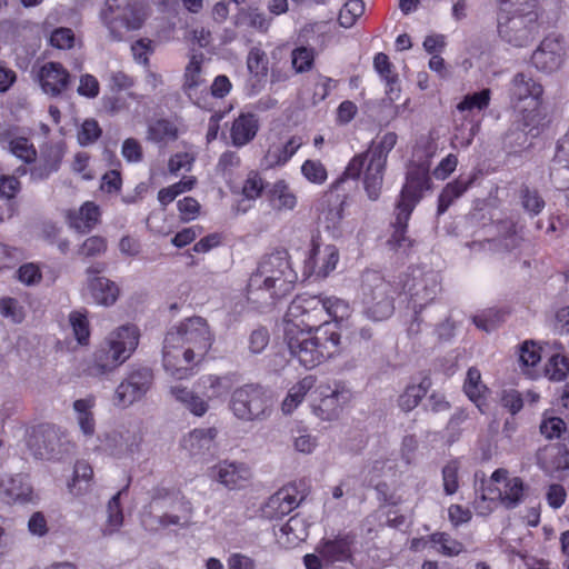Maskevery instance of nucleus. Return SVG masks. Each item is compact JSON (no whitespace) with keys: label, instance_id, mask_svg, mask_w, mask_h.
<instances>
[{"label":"nucleus","instance_id":"37","mask_svg":"<svg viewBox=\"0 0 569 569\" xmlns=\"http://www.w3.org/2000/svg\"><path fill=\"white\" fill-rule=\"evenodd\" d=\"M431 382L428 378H423L420 383L408 386L398 399V405L402 411H411L421 399L426 396Z\"/></svg>","mask_w":569,"mask_h":569},{"label":"nucleus","instance_id":"16","mask_svg":"<svg viewBox=\"0 0 569 569\" xmlns=\"http://www.w3.org/2000/svg\"><path fill=\"white\" fill-rule=\"evenodd\" d=\"M542 87L525 73H517L510 88L511 101L520 111L535 110L542 94Z\"/></svg>","mask_w":569,"mask_h":569},{"label":"nucleus","instance_id":"4","mask_svg":"<svg viewBox=\"0 0 569 569\" xmlns=\"http://www.w3.org/2000/svg\"><path fill=\"white\" fill-rule=\"evenodd\" d=\"M139 343V331L133 325H124L109 333L104 342L94 352L92 363L88 367L90 376L111 372L123 363Z\"/></svg>","mask_w":569,"mask_h":569},{"label":"nucleus","instance_id":"58","mask_svg":"<svg viewBox=\"0 0 569 569\" xmlns=\"http://www.w3.org/2000/svg\"><path fill=\"white\" fill-rule=\"evenodd\" d=\"M522 207L529 213L536 216L545 208V200L537 190L525 187L521 189Z\"/></svg>","mask_w":569,"mask_h":569},{"label":"nucleus","instance_id":"47","mask_svg":"<svg viewBox=\"0 0 569 569\" xmlns=\"http://www.w3.org/2000/svg\"><path fill=\"white\" fill-rule=\"evenodd\" d=\"M402 210L403 208L396 207V221L393 223L395 230L388 240V244L393 250L410 246L409 239L406 237V230L411 214H400L402 213Z\"/></svg>","mask_w":569,"mask_h":569},{"label":"nucleus","instance_id":"23","mask_svg":"<svg viewBox=\"0 0 569 569\" xmlns=\"http://www.w3.org/2000/svg\"><path fill=\"white\" fill-rule=\"evenodd\" d=\"M259 130L258 118L253 113H241L232 122L230 129L231 142L241 148L254 139Z\"/></svg>","mask_w":569,"mask_h":569},{"label":"nucleus","instance_id":"45","mask_svg":"<svg viewBox=\"0 0 569 569\" xmlns=\"http://www.w3.org/2000/svg\"><path fill=\"white\" fill-rule=\"evenodd\" d=\"M93 403L92 398L78 399L73 402V409L78 415V423L86 436H92L94 432V419L91 412Z\"/></svg>","mask_w":569,"mask_h":569},{"label":"nucleus","instance_id":"9","mask_svg":"<svg viewBox=\"0 0 569 569\" xmlns=\"http://www.w3.org/2000/svg\"><path fill=\"white\" fill-rule=\"evenodd\" d=\"M27 447L37 459H57L69 450L64 432L57 426L41 423L27 430Z\"/></svg>","mask_w":569,"mask_h":569},{"label":"nucleus","instance_id":"24","mask_svg":"<svg viewBox=\"0 0 569 569\" xmlns=\"http://www.w3.org/2000/svg\"><path fill=\"white\" fill-rule=\"evenodd\" d=\"M100 209L91 201L84 202L79 210L68 213V220L71 228L81 233L92 230L99 222Z\"/></svg>","mask_w":569,"mask_h":569},{"label":"nucleus","instance_id":"7","mask_svg":"<svg viewBox=\"0 0 569 569\" xmlns=\"http://www.w3.org/2000/svg\"><path fill=\"white\" fill-rule=\"evenodd\" d=\"M101 19L112 40L120 41L130 31L139 30L149 16L148 4L142 0H107Z\"/></svg>","mask_w":569,"mask_h":569},{"label":"nucleus","instance_id":"42","mask_svg":"<svg viewBox=\"0 0 569 569\" xmlns=\"http://www.w3.org/2000/svg\"><path fill=\"white\" fill-rule=\"evenodd\" d=\"M122 491H118L111 497L107 506V525L102 529L103 536H111L117 532L123 525V513L120 506V496Z\"/></svg>","mask_w":569,"mask_h":569},{"label":"nucleus","instance_id":"27","mask_svg":"<svg viewBox=\"0 0 569 569\" xmlns=\"http://www.w3.org/2000/svg\"><path fill=\"white\" fill-rule=\"evenodd\" d=\"M257 288L253 287V273L251 274L247 286L248 301L256 305L258 308L269 307L274 305L276 300L284 297L289 292L279 291L273 288L270 282L262 281Z\"/></svg>","mask_w":569,"mask_h":569},{"label":"nucleus","instance_id":"52","mask_svg":"<svg viewBox=\"0 0 569 569\" xmlns=\"http://www.w3.org/2000/svg\"><path fill=\"white\" fill-rule=\"evenodd\" d=\"M315 51L312 48L299 47L291 53L292 67L298 73L309 71L313 66Z\"/></svg>","mask_w":569,"mask_h":569},{"label":"nucleus","instance_id":"21","mask_svg":"<svg viewBox=\"0 0 569 569\" xmlns=\"http://www.w3.org/2000/svg\"><path fill=\"white\" fill-rule=\"evenodd\" d=\"M550 178L559 189L569 186V131L558 141L550 167Z\"/></svg>","mask_w":569,"mask_h":569},{"label":"nucleus","instance_id":"22","mask_svg":"<svg viewBox=\"0 0 569 569\" xmlns=\"http://www.w3.org/2000/svg\"><path fill=\"white\" fill-rule=\"evenodd\" d=\"M218 435L216 428H201L192 430L182 440V448L192 457H203L214 447V439Z\"/></svg>","mask_w":569,"mask_h":569},{"label":"nucleus","instance_id":"31","mask_svg":"<svg viewBox=\"0 0 569 569\" xmlns=\"http://www.w3.org/2000/svg\"><path fill=\"white\" fill-rule=\"evenodd\" d=\"M177 503L184 507L186 510H190L189 502H184L183 498L180 497L178 492L166 488H154L151 493L149 507L151 512H161L174 509Z\"/></svg>","mask_w":569,"mask_h":569},{"label":"nucleus","instance_id":"56","mask_svg":"<svg viewBox=\"0 0 569 569\" xmlns=\"http://www.w3.org/2000/svg\"><path fill=\"white\" fill-rule=\"evenodd\" d=\"M430 540L435 545H439V551L448 557L457 556L462 552L463 547L457 540L450 538L449 535L445 532H436L430 536Z\"/></svg>","mask_w":569,"mask_h":569},{"label":"nucleus","instance_id":"53","mask_svg":"<svg viewBox=\"0 0 569 569\" xmlns=\"http://www.w3.org/2000/svg\"><path fill=\"white\" fill-rule=\"evenodd\" d=\"M194 183V178L183 179L168 188L161 189L158 193V199L166 206L172 202L180 193L191 190Z\"/></svg>","mask_w":569,"mask_h":569},{"label":"nucleus","instance_id":"17","mask_svg":"<svg viewBox=\"0 0 569 569\" xmlns=\"http://www.w3.org/2000/svg\"><path fill=\"white\" fill-rule=\"evenodd\" d=\"M566 50L558 38L547 37L531 56L532 64L540 71L553 72L560 68Z\"/></svg>","mask_w":569,"mask_h":569},{"label":"nucleus","instance_id":"14","mask_svg":"<svg viewBox=\"0 0 569 569\" xmlns=\"http://www.w3.org/2000/svg\"><path fill=\"white\" fill-rule=\"evenodd\" d=\"M186 347L180 342L168 343V333L166 335L162 348V362L167 373L173 379L183 380L192 376V369L201 361L186 358Z\"/></svg>","mask_w":569,"mask_h":569},{"label":"nucleus","instance_id":"15","mask_svg":"<svg viewBox=\"0 0 569 569\" xmlns=\"http://www.w3.org/2000/svg\"><path fill=\"white\" fill-rule=\"evenodd\" d=\"M36 495L29 479L23 473L4 475L0 479V500L7 505L36 502Z\"/></svg>","mask_w":569,"mask_h":569},{"label":"nucleus","instance_id":"33","mask_svg":"<svg viewBox=\"0 0 569 569\" xmlns=\"http://www.w3.org/2000/svg\"><path fill=\"white\" fill-rule=\"evenodd\" d=\"M0 142L3 147L8 148L13 156L23 160L26 163H30L36 160L37 151L34 147L29 143L27 138H11L9 131H3L0 132Z\"/></svg>","mask_w":569,"mask_h":569},{"label":"nucleus","instance_id":"1","mask_svg":"<svg viewBox=\"0 0 569 569\" xmlns=\"http://www.w3.org/2000/svg\"><path fill=\"white\" fill-rule=\"evenodd\" d=\"M497 3L499 37L516 48L531 44L541 27L539 0H497Z\"/></svg>","mask_w":569,"mask_h":569},{"label":"nucleus","instance_id":"49","mask_svg":"<svg viewBox=\"0 0 569 569\" xmlns=\"http://www.w3.org/2000/svg\"><path fill=\"white\" fill-rule=\"evenodd\" d=\"M363 12L365 2L362 0H347L339 12V23L345 28H350Z\"/></svg>","mask_w":569,"mask_h":569},{"label":"nucleus","instance_id":"39","mask_svg":"<svg viewBox=\"0 0 569 569\" xmlns=\"http://www.w3.org/2000/svg\"><path fill=\"white\" fill-rule=\"evenodd\" d=\"M270 202L278 211L292 210L297 204V198L284 181H278L270 190Z\"/></svg>","mask_w":569,"mask_h":569},{"label":"nucleus","instance_id":"62","mask_svg":"<svg viewBox=\"0 0 569 569\" xmlns=\"http://www.w3.org/2000/svg\"><path fill=\"white\" fill-rule=\"evenodd\" d=\"M50 43L57 49H71L74 44V33L70 28H57L50 36Z\"/></svg>","mask_w":569,"mask_h":569},{"label":"nucleus","instance_id":"19","mask_svg":"<svg viewBox=\"0 0 569 569\" xmlns=\"http://www.w3.org/2000/svg\"><path fill=\"white\" fill-rule=\"evenodd\" d=\"M41 89L51 97L60 96L69 86L70 73L59 62L44 63L38 73Z\"/></svg>","mask_w":569,"mask_h":569},{"label":"nucleus","instance_id":"28","mask_svg":"<svg viewBox=\"0 0 569 569\" xmlns=\"http://www.w3.org/2000/svg\"><path fill=\"white\" fill-rule=\"evenodd\" d=\"M439 289V282L435 276L425 277L419 282L415 283L412 292L410 293L415 312H421V310L436 298Z\"/></svg>","mask_w":569,"mask_h":569},{"label":"nucleus","instance_id":"12","mask_svg":"<svg viewBox=\"0 0 569 569\" xmlns=\"http://www.w3.org/2000/svg\"><path fill=\"white\" fill-rule=\"evenodd\" d=\"M153 372L150 368L132 369L114 391L113 403L127 408L142 399L153 385Z\"/></svg>","mask_w":569,"mask_h":569},{"label":"nucleus","instance_id":"8","mask_svg":"<svg viewBox=\"0 0 569 569\" xmlns=\"http://www.w3.org/2000/svg\"><path fill=\"white\" fill-rule=\"evenodd\" d=\"M168 343L180 342L186 347V358L202 361L213 342V335L202 317H190L168 332Z\"/></svg>","mask_w":569,"mask_h":569},{"label":"nucleus","instance_id":"34","mask_svg":"<svg viewBox=\"0 0 569 569\" xmlns=\"http://www.w3.org/2000/svg\"><path fill=\"white\" fill-rule=\"evenodd\" d=\"M303 144V140L299 136L290 137L282 146H272L268 149L266 160L269 166L284 164Z\"/></svg>","mask_w":569,"mask_h":569},{"label":"nucleus","instance_id":"3","mask_svg":"<svg viewBox=\"0 0 569 569\" xmlns=\"http://www.w3.org/2000/svg\"><path fill=\"white\" fill-rule=\"evenodd\" d=\"M397 143V134L387 132L373 140L368 150L355 156L348 163L343 176L358 179L363 173V188L368 198L378 200L383 186V176L389 152Z\"/></svg>","mask_w":569,"mask_h":569},{"label":"nucleus","instance_id":"41","mask_svg":"<svg viewBox=\"0 0 569 569\" xmlns=\"http://www.w3.org/2000/svg\"><path fill=\"white\" fill-rule=\"evenodd\" d=\"M203 61V54H193L190 58L189 63L184 69L183 74V91L188 94H191L193 90H196L202 82L201 78V64Z\"/></svg>","mask_w":569,"mask_h":569},{"label":"nucleus","instance_id":"10","mask_svg":"<svg viewBox=\"0 0 569 569\" xmlns=\"http://www.w3.org/2000/svg\"><path fill=\"white\" fill-rule=\"evenodd\" d=\"M297 279L295 271L291 269L286 252H274L259 263L256 272H253V287L257 288L262 281H268L279 291L290 292Z\"/></svg>","mask_w":569,"mask_h":569},{"label":"nucleus","instance_id":"36","mask_svg":"<svg viewBox=\"0 0 569 569\" xmlns=\"http://www.w3.org/2000/svg\"><path fill=\"white\" fill-rule=\"evenodd\" d=\"M466 395L476 403L481 413L487 412V403L483 400V392L487 387L481 382V375L477 368H470L463 386Z\"/></svg>","mask_w":569,"mask_h":569},{"label":"nucleus","instance_id":"50","mask_svg":"<svg viewBox=\"0 0 569 569\" xmlns=\"http://www.w3.org/2000/svg\"><path fill=\"white\" fill-rule=\"evenodd\" d=\"M546 376L553 381H562L569 371V359L560 353L551 356L546 365Z\"/></svg>","mask_w":569,"mask_h":569},{"label":"nucleus","instance_id":"60","mask_svg":"<svg viewBox=\"0 0 569 569\" xmlns=\"http://www.w3.org/2000/svg\"><path fill=\"white\" fill-rule=\"evenodd\" d=\"M101 129L94 119H87L78 132V141L81 146H89L96 142L101 136Z\"/></svg>","mask_w":569,"mask_h":569},{"label":"nucleus","instance_id":"35","mask_svg":"<svg viewBox=\"0 0 569 569\" xmlns=\"http://www.w3.org/2000/svg\"><path fill=\"white\" fill-rule=\"evenodd\" d=\"M526 486L521 478L507 480L503 491L498 490V498L506 509H515L525 500Z\"/></svg>","mask_w":569,"mask_h":569},{"label":"nucleus","instance_id":"13","mask_svg":"<svg viewBox=\"0 0 569 569\" xmlns=\"http://www.w3.org/2000/svg\"><path fill=\"white\" fill-rule=\"evenodd\" d=\"M428 169L422 164H411L407 171L406 183L396 204L403 208L401 214H411L416 204L422 197V192L429 189Z\"/></svg>","mask_w":569,"mask_h":569},{"label":"nucleus","instance_id":"46","mask_svg":"<svg viewBox=\"0 0 569 569\" xmlns=\"http://www.w3.org/2000/svg\"><path fill=\"white\" fill-rule=\"evenodd\" d=\"M178 138V128L169 120L160 119L148 128V139L153 142H168Z\"/></svg>","mask_w":569,"mask_h":569},{"label":"nucleus","instance_id":"2","mask_svg":"<svg viewBox=\"0 0 569 569\" xmlns=\"http://www.w3.org/2000/svg\"><path fill=\"white\" fill-rule=\"evenodd\" d=\"M340 333L336 327H317L315 330L284 329V340L292 358L307 369H313L340 352Z\"/></svg>","mask_w":569,"mask_h":569},{"label":"nucleus","instance_id":"6","mask_svg":"<svg viewBox=\"0 0 569 569\" xmlns=\"http://www.w3.org/2000/svg\"><path fill=\"white\" fill-rule=\"evenodd\" d=\"M271 392L259 383H246L236 388L230 397L229 409L244 422L264 421L273 412Z\"/></svg>","mask_w":569,"mask_h":569},{"label":"nucleus","instance_id":"44","mask_svg":"<svg viewBox=\"0 0 569 569\" xmlns=\"http://www.w3.org/2000/svg\"><path fill=\"white\" fill-rule=\"evenodd\" d=\"M312 386L313 378L310 376L303 378L297 385H295L290 389L284 400L282 401L283 413H291L297 408V406L303 400L306 393L312 388Z\"/></svg>","mask_w":569,"mask_h":569},{"label":"nucleus","instance_id":"43","mask_svg":"<svg viewBox=\"0 0 569 569\" xmlns=\"http://www.w3.org/2000/svg\"><path fill=\"white\" fill-rule=\"evenodd\" d=\"M93 470L87 461H77L73 470L72 481L69 483V490L74 496L82 495L89 487Z\"/></svg>","mask_w":569,"mask_h":569},{"label":"nucleus","instance_id":"5","mask_svg":"<svg viewBox=\"0 0 569 569\" xmlns=\"http://www.w3.org/2000/svg\"><path fill=\"white\" fill-rule=\"evenodd\" d=\"M397 288L375 270H367L361 281L363 315L372 321L390 318L395 311Z\"/></svg>","mask_w":569,"mask_h":569},{"label":"nucleus","instance_id":"26","mask_svg":"<svg viewBox=\"0 0 569 569\" xmlns=\"http://www.w3.org/2000/svg\"><path fill=\"white\" fill-rule=\"evenodd\" d=\"M88 287L94 302L103 307L114 305L120 292L116 282L106 277H93L89 279Z\"/></svg>","mask_w":569,"mask_h":569},{"label":"nucleus","instance_id":"61","mask_svg":"<svg viewBox=\"0 0 569 569\" xmlns=\"http://www.w3.org/2000/svg\"><path fill=\"white\" fill-rule=\"evenodd\" d=\"M70 323L78 342L81 345L87 343L90 336L87 317L80 312H72L70 315Z\"/></svg>","mask_w":569,"mask_h":569},{"label":"nucleus","instance_id":"55","mask_svg":"<svg viewBox=\"0 0 569 569\" xmlns=\"http://www.w3.org/2000/svg\"><path fill=\"white\" fill-rule=\"evenodd\" d=\"M459 462L457 460H450L442 468V481L443 490L448 496L455 495L459 489Z\"/></svg>","mask_w":569,"mask_h":569},{"label":"nucleus","instance_id":"29","mask_svg":"<svg viewBox=\"0 0 569 569\" xmlns=\"http://www.w3.org/2000/svg\"><path fill=\"white\" fill-rule=\"evenodd\" d=\"M169 393L194 416L202 417L209 409L206 400L184 386H171Z\"/></svg>","mask_w":569,"mask_h":569},{"label":"nucleus","instance_id":"18","mask_svg":"<svg viewBox=\"0 0 569 569\" xmlns=\"http://www.w3.org/2000/svg\"><path fill=\"white\" fill-rule=\"evenodd\" d=\"M211 475L228 489L243 488L251 478L250 468L246 463L227 460L212 467Z\"/></svg>","mask_w":569,"mask_h":569},{"label":"nucleus","instance_id":"48","mask_svg":"<svg viewBox=\"0 0 569 569\" xmlns=\"http://www.w3.org/2000/svg\"><path fill=\"white\" fill-rule=\"evenodd\" d=\"M321 305L325 309V319H333L335 321L342 320L348 317L350 308L348 302L336 297H322Z\"/></svg>","mask_w":569,"mask_h":569},{"label":"nucleus","instance_id":"38","mask_svg":"<svg viewBox=\"0 0 569 569\" xmlns=\"http://www.w3.org/2000/svg\"><path fill=\"white\" fill-rule=\"evenodd\" d=\"M471 182V178H459L456 181L448 183L439 196L438 213L442 214L446 212L450 204L469 188Z\"/></svg>","mask_w":569,"mask_h":569},{"label":"nucleus","instance_id":"40","mask_svg":"<svg viewBox=\"0 0 569 569\" xmlns=\"http://www.w3.org/2000/svg\"><path fill=\"white\" fill-rule=\"evenodd\" d=\"M198 386L208 398H216L229 391L231 380L227 376L207 375L199 379Z\"/></svg>","mask_w":569,"mask_h":569},{"label":"nucleus","instance_id":"54","mask_svg":"<svg viewBox=\"0 0 569 569\" xmlns=\"http://www.w3.org/2000/svg\"><path fill=\"white\" fill-rule=\"evenodd\" d=\"M286 498L279 497L277 493L272 495L266 502L262 511L267 518L280 519L286 515H289L293 509L284 502Z\"/></svg>","mask_w":569,"mask_h":569},{"label":"nucleus","instance_id":"64","mask_svg":"<svg viewBox=\"0 0 569 569\" xmlns=\"http://www.w3.org/2000/svg\"><path fill=\"white\" fill-rule=\"evenodd\" d=\"M500 403L508 409L511 415L518 413L523 407L521 395L513 389L503 390L500 395Z\"/></svg>","mask_w":569,"mask_h":569},{"label":"nucleus","instance_id":"30","mask_svg":"<svg viewBox=\"0 0 569 569\" xmlns=\"http://www.w3.org/2000/svg\"><path fill=\"white\" fill-rule=\"evenodd\" d=\"M373 67L386 82V93L389 100H397L400 94L399 79L398 74L393 72V66L389 61L388 56L383 52L377 53L373 59Z\"/></svg>","mask_w":569,"mask_h":569},{"label":"nucleus","instance_id":"32","mask_svg":"<svg viewBox=\"0 0 569 569\" xmlns=\"http://www.w3.org/2000/svg\"><path fill=\"white\" fill-rule=\"evenodd\" d=\"M319 253V247L313 244L309 258L306 260V267L310 269V272L317 273L319 277H327L336 268L339 253L335 246H327L323 250L322 264L316 271V257Z\"/></svg>","mask_w":569,"mask_h":569},{"label":"nucleus","instance_id":"25","mask_svg":"<svg viewBox=\"0 0 569 569\" xmlns=\"http://www.w3.org/2000/svg\"><path fill=\"white\" fill-rule=\"evenodd\" d=\"M316 552L327 563L347 561L351 557L350 541L347 537L322 539L316 547Z\"/></svg>","mask_w":569,"mask_h":569},{"label":"nucleus","instance_id":"20","mask_svg":"<svg viewBox=\"0 0 569 569\" xmlns=\"http://www.w3.org/2000/svg\"><path fill=\"white\" fill-rule=\"evenodd\" d=\"M112 455L122 458L136 453L142 442L141 429L138 425H131L119 431H114L109 438Z\"/></svg>","mask_w":569,"mask_h":569},{"label":"nucleus","instance_id":"11","mask_svg":"<svg viewBox=\"0 0 569 569\" xmlns=\"http://www.w3.org/2000/svg\"><path fill=\"white\" fill-rule=\"evenodd\" d=\"M286 318V328L293 326L298 329L315 330L317 327H332L325 319L321 296L297 297L289 305Z\"/></svg>","mask_w":569,"mask_h":569},{"label":"nucleus","instance_id":"57","mask_svg":"<svg viewBox=\"0 0 569 569\" xmlns=\"http://www.w3.org/2000/svg\"><path fill=\"white\" fill-rule=\"evenodd\" d=\"M490 90L483 89L472 94H467L463 100L457 106L458 110H472V109H486L490 101Z\"/></svg>","mask_w":569,"mask_h":569},{"label":"nucleus","instance_id":"63","mask_svg":"<svg viewBox=\"0 0 569 569\" xmlns=\"http://www.w3.org/2000/svg\"><path fill=\"white\" fill-rule=\"evenodd\" d=\"M107 249L104 238L92 236L83 241L80 246L78 253L83 257H94L103 253Z\"/></svg>","mask_w":569,"mask_h":569},{"label":"nucleus","instance_id":"51","mask_svg":"<svg viewBox=\"0 0 569 569\" xmlns=\"http://www.w3.org/2000/svg\"><path fill=\"white\" fill-rule=\"evenodd\" d=\"M539 429L546 439L553 440L559 439L567 431V423L559 417L545 415Z\"/></svg>","mask_w":569,"mask_h":569},{"label":"nucleus","instance_id":"59","mask_svg":"<svg viewBox=\"0 0 569 569\" xmlns=\"http://www.w3.org/2000/svg\"><path fill=\"white\" fill-rule=\"evenodd\" d=\"M302 174L312 183H323L327 179L325 166L317 160H307L301 167Z\"/></svg>","mask_w":569,"mask_h":569}]
</instances>
